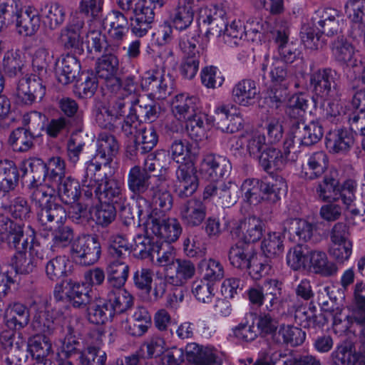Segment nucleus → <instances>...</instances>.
Instances as JSON below:
<instances>
[{"label": "nucleus", "instance_id": "nucleus-1", "mask_svg": "<svg viewBox=\"0 0 365 365\" xmlns=\"http://www.w3.org/2000/svg\"><path fill=\"white\" fill-rule=\"evenodd\" d=\"M357 182L347 179L340 184L336 170H330L323 179L316 183L314 192L317 199L322 202L341 200L345 210L353 216L363 215L365 205L357 200L356 192Z\"/></svg>", "mask_w": 365, "mask_h": 365}, {"label": "nucleus", "instance_id": "nucleus-2", "mask_svg": "<svg viewBox=\"0 0 365 365\" xmlns=\"http://www.w3.org/2000/svg\"><path fill=\"white\" fill-rule=\"evenodd\" d=\"M172 158L181 163L176 170L175 191L180 198L190 197L198 187L197 170L192 162L183 163L186 159L197 155V152L185 139H175L170 147Z\"/></svg>", "mask_w": 365, "mask_h": 365}, {"label": "nucleus", "instance_id": "nucleus-3", "mask_svg": "<svg viewBox=\"0 0 365 365\" xmlns=\"http://www.w3.org/2000/svg\"><path fill=\"white\" fill-rule=\"evenodd\" d=\"M49 52L43 47L36 50L32 58L34 73L26 75L19 81L16 88L18 99L24 105H31L41 101L46 94L43 78L47 73Z\"/></svg>", "mask_w": 365, "mask_h": 365}, {"label": "nucleus", "instance_id": "nucleus-4", "mask_svg": "<svg viewBox=\"0 0 365 365\" xmlns=\"http://www.w3.org/2000/svg\"><path fill=\"white\" fill-rule=\"evenodd\" d=\"M98 172L90 175L84 172L81 178V185L84 197L87 199L95 197L100 202L113 204L122 210L123 213L130 212V207L125 206L126 197L123 192L120 182L114 178L105 176L101 179L97 178Z\"/></svg>", "mask_w": 365, "mask_h": 365}, {"label": "nucleus", "instance_id": "nucleus-5", "mask_svg": "<svg viewBox=\"0 0 365 365\" xmlns=\"http://www.w3.org/2000/svg\"><path fill=\"white\" fill-rule=\"evenodd\" d=\"M29 188L33 190L31 199L38 209V222L45 230L52 229L54 223L60 225L65 222L67 217L66 210L62 205L52 201L53 196L47 192L45 186L42 185Z\"/></svg>", "mask_w": 365, "mask_h": 365}, {"label": "nucleus", "instance_id": "nucleus-6", "mask_svg": "<svg viewBox=\"0 0 365 365\" xmlns=\"http://www.w3.org/2000/svg\"><path fill=\"white\" fill-rule=\"evenodd\" d=\"M118 7L130 15V27L132 33L143 37L151 28L155 13L145 0H116Z\"/></svg>", "mask_w": 365, "mask_h": 365}, {"label": "nucleus", "instance_id": "nucleus-7", "mask_svg": "<svg viewBox=\"0 0 365 365\" xmlns=\"http://www.w3.org/2000/svg\"><path fill=\"white\" fill-rule=\"evenodd\" d=\"M119 144L115 137L106 132L99 133L96 140V150L90 160L86 162L84 172L92 175L99 172L102 166L109 165L118 154Z\"/></svg>", "mask_w": 365, "mask_h": 365}, {"label": "nucleus", "instance_id": "nucleus-8", "mask_svg": "<svg viewBox=\"0 0 365 365\" xmlns=\"http://www.w3.org/2000/svg\"><path fill=\"white\" fill-rule=\"evenodd\" d=\"M101 253V245L97 237L93 235L79 236L71 245V258L83 266L95 264L99 259Z\"/></svg>", "mask_w": 365, "mask_h": 365}, {"label": "nucleus", "instance_id": "nucleus-9", "mask_svg": "<svg viewBox=\"0 0 365 365\" xmlns=\"http://www.w3.org/2000/svg\"><path fill=\"white\" fill-rule=\"evenodd\" d=\"M339 74L331 68L318 69L310 73L309 87L315 96L319 98L336 96L339 88Z\"/></svg>", "mask_w": 365, "mask_h": 365}, {"label": "nucleus", "instance_id": "nucleus-10", "mask_svg": "<svg viewBox=\"0 0 365 365\" xmlns=\"http://www.w3.org/2000/svg\"><path fill=\"white\" fill-rule=\"evenodd\" d=\"M200 36H187L181 38L179 46L184 53V58L179 68L180 75L186 79H192L199 69L200 52L197 44Z\"/></svg>", "mask_w": 365, "mask_h": 365}, {"label": "nucleus", "instance_id": "nucleus-11", "mask_svg": "<svg viewBox=\"0 0 365 365\" xmlns=\"http://www.w3.org/2000/svg\"><path fill=\"white\" fill-rule=\"evenodd\" d=\"M199 21L200 24L207 26L204 36L206 43L210 41L211 36L221 39L227 24L226 11L222 6L214 5L202 9Z\"/></svg>", "mask_w": 365, "mask_h": 365}, {"label": "nucleus", "instance_id": "nucleus-12", "mask_svg": "<svg viewBox=\"0 0 365 365\" xmlns=\"http://www.w3.org/2000/svg\"><path fill=\"white\" fill-rule=\"evenodd\" d=\"M118 51L106 52L98 58L96 62V72L97 76L105 81L106 87L113 89L119 87L117 73L119 70Z\"/></svg>", "mask_w": 365, "mask_h": 365}, {"label": "nucleus", "instance_id": "nucleus-13", "mask_svg": "<svg viewBox=\"0 0 365 365\" xmlns=\"http://www.w3.org/2000/svg\"><path fill=\"white\" fill-rule=\"evenodd\" d=\"M231 170V163L226 157L212 153L205 155L200 166L201 175L214 182L229 176Z\"/></svg>", "mask_w": 365, "mask_h": 365}, {"label": "nucleus", "instance_id": "nucleus-14", "mask_svg": "<svg viewBox=\"0 0 365 365\" xmlns=\"http://www.w3.org/2000/svg\"><path fill=\"white\" fill-rule=\"evenodd\" d=\"M182 230V226L177 219H164L160 215L157 219H153L148 222L146 232L153 234L166 242L171 243L179 238Z\"/></svg>", "mask_w": 365, "mask_h": 365}, {"label": "nucleus", "instance_id": "nucleus-15", "mask_svg": "<svg viewBox=\"0 0 365 365\" xmlns=\"http://www.w3.org/2000/svg\"><path fill=\"white\" fill-rule=\"evenodd\" d=\"M329 158L324 151H317L307 155L302 164L300 178L306 181H312L323 176L328 168Z\"/></svg>", "mask_w": 365, "mask_h": 365}, {"label": "nucleus", "instance_id": "nucleus-16", "mask_svg": "<svg viewBox=\"0 0 365 365\" xmlns=\"http://www.w3.org/2000/svg\"><path fill=\"white\" fill-rule=\"evenodd\" d=\"M85 21L82 16H73L60 32V41L65 49H78L83 43L82 36Z\"/></svg>", "mask_w": 365, "mask_h": 365}, {"label": "nucleus", "instance_id": "nucleus-17", "mask_svg": "<svg viewBox=\"0 0 365 365\" xmlns=\"http://www.w3.org/2000/svg\"><path fill=\"white\" fill-rule=\"evenodd\" d=\"M195 0H180L169 13L168 21L175 29L183 31L192 25L195 16Z\"/></svg>", "mask_w": 365, "mask_h": 365}, {"label": "nucleus", "instance_id": "nucleus-18", "mask_svg": "<svg viewBox=\"0 0 365 365\" xmlns=\"http://www.w3.org/2000/svg\"><path fill=\"white\" fill-rule=\"evenodd\" d=\"M39 246L29 245V250L18 251L11 259L9 266L13 268L14 276L16 274H27L34 272L41 257L38 256Z\"/></svg>", "mask_w": 365, "mask_h": 365}, {"label": "nucleus", "instance_id": "nucleus-19", "mask_svg": "<svg viewBox=\"0 0 365 365\" xmlns=\"http://www.w3.org/2000/svg\"><path fill=\"white\" fill-rule=\"evenodd\" d=\"M282 231L296 235L304 242L317 243L321 240L316 225L302 219H287L282 224Z\"/></svg>", "mask_w": 365, "mask_h": 365}, {"label": "nucleus", "instance_id": "nucleus-20", "mask_svg": "<svg viewBox=\"0 0 365 365\" xmlns=\"http://www.w3.org/2000/svg\"><path fill=\"white\" fill-rule=\"evenodd\" d=\"M292 132L297 141L306 146L318 143L324 135L322 125L319 121H312L309 124L295 121L292 124Z\"/></svg>", "mask_w": 365, "mask_h": 365}, {"label": "nucleus", "instance_id": "nucleus-21", "mask_svg": "<svg viewBox=\"0 0 365 365\" xmlns=\"http://www.w3.org/2000/svg\"><path fill=\"white\" fill-rule=\"evenodd\" d=\"M289 29L287 24L274 33V41L277 44L278 53L280 61L285 63H292L299 58L301 51L298 45L289 41Z\"/></svg>", "mask_w": 365, "mask_h": 365}, {"label": "nucleus", "instance_id": "nucleus-22", "mask_svg": "<svg viewBox=\"0 0 365 365\" xmlns=\"http://www.w3.org/2000/svg\"><path fill=\"white\" fill-rule=\"evenodd\" d=\"M170 78L163 71L155 69L145 73L141 82L142 88L158 99L165 98L170 93Z\"/></svg>", "mask_w": 365, "mask_h": 365}, {"label": "nucleus", "instance_id": "nucleus-23", "mask_svg": "<svg viewBox=\"0 0 365 365\" xmlns=\"http://www.w3.org/2000/svg\"><path fill=\"white\" fill-rule=\"evenodd\" d=\"M334 365H365L364 354L356 351L353 343L343 341L331 354Z\"/></svg>", "mask_w": 365, "mask_h": 365}, {"label": "nucleus", "instance_id": "nucleus-24", "mask_svg": "<svg viewBox=\"0 0 365 365\" xmlns=\"http://www.w3.org/2000/svg\"><path fill=\"white\" fill-rule=\"evenodd\" d=\"M354 143V135L347 128L330 130L325 137L326 148L334 154H346Z\"/></svg>", "mask_w": 365, "mask_h": 365}, {"label": "nucleus", "instance_id": "nucleus-25", "mask_svg": "<svg viewBox=\"0 0 365 365\" xmlns=\"http://www.w3.org/2000/svg\"><path fill=\"white\" fill-rule=\"evenodd\" d=\"M259 93L254 80L245 78L234 85L232 98L233 101L239 106L249 107L255 103Z\"/></svg>", "mask_w": 365, "mask_h": 365}, {"label": "nucleus", "instance_id": "nucleus-26", "mask_svg": "<svg viewBox=\"0 0 365 365\" xmlns=\"http://www.w3.org/2000/svg\"><path fill=\"white\" fill-rule=\"evenodd\" d=\"M200 108V99L185 93L177 94L171 102V110L174 116L182 121L195 115Z\"/></svg>", "mask_w": 365, "mask_h": 365}, {"label": "nucleus", "instance_id": "nucleus-27", "mask_svg": "<svg viewBox=\"0 0 365 365\" xmlns=\"http://www.w3.org/2000/svg\"><path fill=\"white\" fill-rule=\"evenodd\" d=\"M207 215V207L200 199L192 198L183 203L180 209V216L188 227H197L202 224Z\"/></svg>", "mask_w": 365, "mask_h": 365}, {"label": "nucleus", "instance_id": "nucleus-28", "mask_svg": "<svg viewBox=\"0 0 365 365\" xmlns=\"http://www.w3.org/2000/svg\"><path fill=\"white\" fill-rule=\"evenodd\" d=\"M103 26L108 29L109 36L120 44L128 31V19L120 11L113 10L103 19Z\"/></svg>", "mask_w": 365, "mask_h": 365}, {"label": "nucleus", "instance_id": "nucleus-29", "mask_svg": "<svg viewBox=\"0 0 365 365\" xmlns=\"http://www.w3.org/2000/svg\"><path fill=\"white\" fill-rule=\"evenodd\" d=\"M4 318L7 328L21 330L30 322L29 309L20 302L9 303L5 309Z\"/></svg>", "mask_w": 365, "mask_h": 365}, {"label": "nucleus", "instance_id": "nucleus-30", "mask_svg": "<svg viewBox=\"0 0 365 365\" xmlns=\"http://www.w3.org/2000/svg\"><path fill=\"white\" fill-rule=\"evenodd\" d=\"M106 301L113 311V314H121L130 309L134 303L132 294L123 287H107L106 289Z\"/></svg>", "mask_w": 365, "mask_h": 365}, {"label": "nucleus", "instance_id": "nucleus-31", "mask_svg": "<svg viewBox=\"0 0 365 365\" xmlns=\"http://www.w3.org/2000/svg\"><path fill=\"white\" fill-rule=\"evenodd\" d=\"M212 118L217 128L223 133H234L242 128V118L231 115L227 106L222 104L217 106Z\"/></svg>", "mask_w": 365, "mask_h": 365}, {"label": "nucleus", "instance_id": "nucleus-32", "mask_svg": "<svg viewBox=\"0 0 365 365\" xmlns=\"http://www.w3.org/2000/svg\"><path fill=\"white\" fill-rule=\"evenodd\" d=\"M81 71L80 62L77 58L67 53L61 56V59L56 64V76L59 83L68 85L73 82Z\"/></svg>", "mask_w": 365, "mask_h": 365}, {"label": "nucleus", "instance_id": "nucleus-33", "mask_svg": "<svg viewBox=\"0 0 365 365\" xmlns=\"http://www.w3.org/2000/svg\"><path fill=\"white\" fill-rule=\"evenodd\" d=\"M166 180V176L161 174L158 177L159 182L150 187L152 205L153 209H157L160 217L173 207V197L167 189Z\"/></svg>", "mask_w": 365, "mask_h": 365}, {"label": "nucleus", "instance_id": "nucleus-34", "mask_svg": "<svg viewBox=\"0 0 365 365\" xmlns=\"http://www.w3.org/2000/svg\"><path fill=\"white\" fill-rule=\"evenodd\" d=\"M17 32L24 36H32L37 33L41 26V18L38 11L28 7L21 10L14 21Z\"/></svg>", "mask_w": 365, "mask_h": 365}, {"label": "nucleus", "instance_id": "nucleus-35", "mask_svg": "<svg viewBox=\"0 0 365 365\" xmlns=\"http://www.w3.org/2000/svg\"><path fill=\"white\" fill-rule=\"evenodd\" d=\"M159 176L147 173L141 167L135 165L130 168L128 175V189L135 195H143L150 188L152 178L158 180Z\"/></svg>", "mask_w": 365, "mask_h": 365}, {"label": "nucleus", "instance_id": "nucleus-36", "mask_svg": "<svg viewBox=\"0 0 365 365\" xmlns=\"http://www.w3.org/2000/svg\"><path fill=\"white\" fill-rule=\"evenodd\" d=\"M331 49L334 58L339 63L352 67L357 66L356 49L346 38L338 37L331 43Z\"/></svg>", "mask_w": 365, "mask_h": 365}, {"label": "nucleus", "instance_id": "nucleus-37", "mask_svg": "<svg viewBox=\"0 0 365 365\" xmlns=\"http://www.w3.org/2000/svg\"><path fill=\"white\" fill-rule=\"evenodd\" d=\"M254 255L255 252L251 245L238 242L230 248L228 259L232 267L240 269H247Z\"/></svg>", "mask_w": 365, "mask_h": 365}, {"label": "nucleus", "instance_id": "nucleus-38", "mask_svg": "<svg viewBox=\"0 0 365 365\" xmlns=\"http://www.w3.org/2000/svg\"><path fill=\"white\" fill-rule=\"evenodd\" d=\"M169 284L182 286L191 279L195 273V267L190 260L177 259L175 265L165 269Z\"/></svg>", "mask_w": 365, "mask_h": 365}, {"label": "nucleus", "instance_id": "nucleus-39", "mask_svg": "<svg viewBox=\"0 0 365 365\" xmlns=\"http://www.w3.org/2000/svg\"><path fill=\"white\" fill-rule=\"evenodd\" d=\"M258 161L263 170L268 173L273 170H283L289 163L288 158L282 154V150L272 147L264 150Z\"/></svg>", "mask_w": 365, "mask_h": 365}, {"label": "nucleus", "instance_id": "nucleus-40", "mask_svg": "<svg viewBox=\"0 0 365 365\" xmlns=\"http://www.w3.org/2000/svg\"><path fill=\"white\" fill-rule=\"evenodd\" d=\"M65 295L68 301L75 308H83L89 304L92 300L89 290L84 283L72 279H69L66 283Z\"/></svg>", "mask_w": 365, "mask_h": 365}, {"label": "nucleus", "instance_id": "nucleus-41", "mask_svg": "<svg viewBox=\"0 0 365 365\" xmlns=\"http://www.w3.org/2000/svg\"><path fill=\"white\" fill-rule=\"evenodd\" d=\"M83 43L89 53L100 54L119 51V43H109L106 35L100 31H89L86 35Z\"/></svg>", "mask_w": 365, "mask_h": 365}, {"label": "nucleus", "instance_id": "nucleus-42", "mask_svg": "<svg viewBox=\"0 0 365 365\" xmlns=\"http://www.w3.org/2000/svg\"><path fill=\"white\" fill-rule=\"evenodd\" d=\"M150 325L151 317L147 309L138 307L133 312L131 321H127L125 330L129 335L139 337L148 331Z\"/></svg>", "mask_w": 365, "mask_h": 365}, {"label": "nucleus", "instance_id": "nucleus-43", "mask_svg": "<svg viewBox=\"0 0 365 365\" xmlns=\"http://www.w3.org/2000/svg\"><path fill=\"white\" fill-rule=\"evenodd\" d=\"M54 187H57L60 200L67 205L75 204L78 200L81 191H83V189H81L79 182L70 175L56 183Z\"/></svg>", "mask_w": 365, "mask_h": 365}, {"label": "nucleus", "instance_id": "nucleus-44", "mask_svg": "<svg viewBox=\"0 0 365 365\" xmlns=\"http://www.w3.org/2000/svg\"><path fill=\"white\" fill-rule=\"evenodd\" d=\"M306 334L300 328L292 325L282 324L272 336L274 342L291 346L301 345L305 340Z\"/></svg>", "mask_w": 365, "mask_h": 365}, {"label": "nucleus", "instance_id": "nucleus-45", "mask_svg": "<svg viewBox=\"0 0 365 365\" xmlns=\"http://www.w3.org/2000/svg\"><path fill=\"white\" fill-rule=\"evenodd\" d=\"M158 142V134L153 125L149 123L138 128L135 140V148L143 155L151 151Z\"/></svg>", "mask_w": 365, "mask_h": 365}, {"label": "nucleus", "instance_id": "nucleus-46", "mask_svg": "<svg viewBox=\"0 0 365 365\" xmlns=\"http://www.w3.org/2000/svg\"><path fill=\"white\" fill-rule=\"evenodd\" d=\"M129 266L120 259H110L107 267V287H123L127 281Z\"/></svg>", "mask_w": 365, "mask_h": 365}, {"label": "nucleus", "instance_id": "nucleus-47", "mask_svg": "<svg viewBox=\"0 0 365 365\" xmlns=\"http://www.w3.org/2000/svg\"><path fill=\"white\" fill-rule=\"evenodd\" d=\"M310 267L315 274L323 277H331L336 274L337 266L329 261L326 252L315 250L309 253Z\"/></svg>", "mask_w": 365, "mask_h": 365}, {"label": "nucleus", "instance_id": "nucleus-48", "mask_svg": "<svg viewBox=\"0 0 365 365\" xmlns=\"http://www.w3.org/2000/svg\"><path fill=\"white\" fill-rule=\"evenodd\" d=\"M35 135L29 128L19 127L9 135V144L15 152L29 151L34 145Z\"/></svg>", "mask_w": 365, "mask_h": 365}, {"label": "nucleus", "instance_id": "nucleus-49", "mask_svg": "<svg viewBox=\"0 0 365 365\" xmlns=\"http://www.w3.org/2000/svg\"><path fill=\"white\" fill-rule=\"evenodd\" d=\"M22 170L26 175L30 173L31 179L29 187H37L47 184L46 168L45 163L40 158H29L23 162Z\"/></svg>", "mask_w": 365, "mask_h": 365}, {"label": "nucleus", "instance_id": "nucleus-50", "mask_svg": "<svg viewBox=\"0 0 365 365\" xmlns=\"http://www.w3.org/2000/svg\"><path fill=\"white\" fill-rule=\"evenodd\" d=\"M158 241L154 237L147 235H138L133 238L131 245V251L137 258L143 259L149 257L153 258L155 251L158 250Z\"/></svg>", "mask_w": 365, "mask_h": 365}, {"label": "nucleus", "instance_id": "nucleus-51", "mask_svg": "<svg viewBox=\"0 0 365 365\" xmlns=\"http://www.w3.org/2000/svg\"><path fill=\"white\" fill-rule=\"evenodd\" d=\"M187 352L195 365H222V360L210 348L192 344L187 346Z\"/></svg>", "mask_w": 365, "mask_h": 365}, {"label": "nucleus", "instance_id": "nucleus-52", "mask_svg": "<svg viewBox=\"0 0 365 365\" xmlns=\"http://www.w3.org/2000/svg\"><path fill=\"white\" fill-rule=\"evenodd\" d=\"M264 227L263 222L255 216L245 218L240 225L243 242L250 245L259 240L264 231Z\"/></svg>", "mask_w": 365, "mask_h": 365}, {"label": "nucleus", "instance_id": "nucleus-53", "mask_svg": "<svg viewBox=\"0 0 365 365\" xmlns=\"http://www.w3.org/2000/svg\"><path fill=\"white\" fill-rule=\"evenodd\" d=\"M19 174L12 161L0 160V190L8 192L14 190L19 182Z\"/></svg>", "mask_w": 365, "mask_h": 365}, {"label": "nucleus", "instance_id": "nucleus-54", "mask_svg": "<svg viewBox=\"0 0 365 365\" xmlns=\"http://www.w3.org/2000/svg\"><path fill=\"white\" fill-rule=\"evenodd\" d=\"M21 10V0H0V32L14 24Z\"/></svg>", "mask_w": 365, "mask_h": 365}, {"label": "nucleus", "instance_id": "nucleus-55", "mask_svg": "<svg viewBox=\"0 0 365 365\" xmlns=\"http://www.w3.org/2000/svg\"><path fill=\"white\" fill-rule=\"evenodd\" d=\"M198 267L203 279L212 284L221 280L225 276L222 264L215 259H203L199 262Z\"/></svg>", "mask_w": 365, "mask_h": 365}, {"label": "nucleus", "instance_id": "nucleus-56", "mask_svg": "<svg viewBox=\"0 0 365 365\" xmlns=\"http://www.w3.org/2000/svg\"><path fill=\"white\" fill-rule=\"evenodd\" d=\"M246 36V28L242 23L233 21L229 26L227 24L220 40L230 47H237L244 44Z\"/></svg>", "mask_w": 365, "mask_h": 365}, {"label": "nucleus", "instance_id": "nucleus-57", "mask_svg": "<svg viewBox=\"0 0 365 365\" xmlns=\"http://www.w3.org/2000/svg\"><path fill=\"white\" fill-rule=\"evenodd\" d=\"M24 61L18 50H9L4 53L2 59V72L10 78L23 73Z\"/></svg>", "mask_w": 365, "mask_h": 365}, {"label": "nucleus", "instance_id": "nucleus-58", "mask_svg": "<svg viewBox=\"0 0 365 365\" xmlns=\"http://www.w3.org/2000/svg\"><path fill=\"white\" fill-rule=\"evenodd\" d=\"M41 14L51 30H55L65 21L64 8L57 2L45 5L43 8H41Z\"/></svg>", "mask_w": 365, "mask_h": 365}, {"label": "nucleus", "instance_id": "nucleus-59", "mask_svg": "<svg viewBox=\"0 0 365 365\" xmlns=\"http://www.w3.org/2000/svg\"><path fill=\"white\" fill-rule=\"evenodd\" d=\"M287 184L284 179L278 177L272 181H264L262 183L263 201L269 203H276L281 199V195L286 192Z\"/></svg>", "mask_w": 365, "mask_h": 365}, {"label": "nucleus", "instance_id": "nucleus-60", "mask_svg": "<svg viewBox=\"0 0 365 365\" xmlns=\"http://www.w3.org/2000/svg\"><path fill=\"white\" fill-rule=\"evenodd\" d=\"M100 342L96 344H88L79 351L78 361L80 365H104L106 354L101 349Z\"/></svg>", "mask_w": 365, "mask_h": 365}, {"label": "nucleus", "instance_id": "nucleus-61", "mask_svg": "<svg viewBox=\"0 0 365 365\" xmlns=\"http://www.w3.org/2000/svg\"><path fill=\"white\" fill-rule=\"evenodd\" d=\"M47 175V185H54L66 178V163L59 156H53L45 163Z\"/></svg>", "mask_w": 365, "mask_h": 365}, {"label": "nucleus", "instance_id": "nucleus-62", "mask_svg": "<svg viewBox=\"0 0 365 365\" xmlns=\"http://www.w3.org/2000/svg\"><path fill=\"white\" fill-rule=\"evenodd\" d=\"M351 319L356 324L365 323V283L363 282H357L354 286Z\"/></svg>", "mask_w": 365, "mask_h": 365}, {"label": "nucleus", "instance_id": "nucleus-63", "mask_svg": "<svg viewBox=\"0 0 365 365\" xmlns=\"http://www.w3.org/2000/svg\"><path fill=\"white\" fill-rule=\"evenodd\" d=\"M263 180L252 178L244 180L241 185L244 200L250 205H257L263 201Z\"/></svg>", "mask_w": 365, "mask_h": 365}, {"label": "nucleus", "instance_id": "nucleus-64", "mask_svg": "<svg viewBox=\"0 0 365 365\" xmlns=\"http://www.w3.org/2000/svg\"><path fill=\"white\" fill-rule=\"evenodd\" d=\"M280 232L269 233L262 242L261 248L267 258L280 255L284 251V234Z\"/></svg>", "mask_w": 365, "mask_h": 365}]
</instances>
